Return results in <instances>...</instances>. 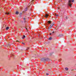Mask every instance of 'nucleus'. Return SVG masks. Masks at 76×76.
Instances as JSON below:
<instances>
[{
	"mask_svg": "<svg viewBox=\"0 0 76 76\" xmlns=\"http://www.w3.org/2000/svg\"><path fill=\"white\" fill-rule=\"evenodd\" d=\"M7 47H8V46H10V45H9V44L7 45H6Z\"/></svg>",
	"mask_w": 76,
	"mask_h": 76,
	"instance_id": "obj_14",
	"label": "nucleus"
},
{
	"mask_svg": "<svg viewBox=\"0 0 76 76\" xmlns=\"http://www.w3.org/2000/svg\"><path fill=\"white\" fill-rule=\"evenodd\" d=\"M21 14H22V13H21Z\"/></svg>",
	"mask_w": 76,
	"mask_h": 76,
	"instance_id": "obj_28",
	"label": "nucleus"
},
{
	"mask_svg": "<svg viewBox=\"0 0 76 76\" xmlns=\"http://www.w3.org/2000/svg\"><path fill=\"white\" fill-rule=\"evenodd\" d=\"M22 43V44H23V43Z\"/></svg>",
	"mask_w": 76,
	"mask_h": 76,
	"instance_id": "obj_27",
	"label": "nucleus"
},
{
	"mask_svg": "<svg viewBox=\"0 0 76 76\" xmlns=\"http://www.w3.org/2000/svg\"><path fill=\"white\" fill-rule=\"evenodd\" d=\"M16 42H19V41H16Z\"/></svg>",
	"mask_w": 76,
	"mask_h": 76,
	"instance_id": "obj_25",
	"label": "nucleus"
},
{
	"mask_svg": "<svg viewBox=\"0 0 76 76\" xmlns=\"http://www.w3.org/2000/svg\"><path fill=\"white\" fill-rule=\"evenodd\" d=\"M16 15H18V14H19V12H18V11H16Z\"/></svg>",
	"mask_w": 76,
	"mask_h": 76,
	"instance_id": "obj_9",
	"label": "nucleus"
},
{
	"mask_svg": "<svg viewBox=\"0 0 76 76\" xmlns=\"http://www.w3.org/2000/svg\"><path fill=\"white\" fill-rule=\"evenodd\" d=\"M51 23V21H49L48 22V23H47L46 24H47V25H48V24H50Z\"/></svg>",
	"mask_w": 76,
	"mask_h": 76,
	"instance_id": "obj_3",
	"label": "nucleus"
},
{
	"mask_svg": "<svg viewBox=\"0 0 76 76\" xmlns=\"http://www.w3.org/2000/svg\"><path fill=\"white\" fill-rule=\"evenodd\" d=\"M23 19L24 20H25V19H26V18H23Z\"/></svg>",
	"mask_w": 76,
	"mask_h": 76,
	"instance_id": "obj_18",
	"label": "nucleus"
},
{
	"mask_svg": "<svg viewBox=\"0 0 76 76\" xmlns=\"http://www.w3.org/2000/svg\"><path fill=\"white\" fill-rule=\"evenodd\" d=\"M68 6H69L70 7H72V0H69L68 1Z\"/></svg>",
	"mask_w": 76,
	"mask_h": 76,
	"instance_id": "obj_1",
	"label": "nucleus"
},
{
	"mask_svg": "<svg viewBox=\"0 0 76 76\" xmlns=\"http://www.w3.org/2000/svg\"><path fill=\"white\" fill-rule=\"evenodd\" d=\"M29 49V48H28L26 49V50H28Z\"/></svg>",
	"mask_w": 76,
	"mask_h": 76,
	"instance_id": "obj_15",
	"label": "nucleus"
},
{
	"mask_svg": "<svg viewBox=\"0 0 76 76\" xmlns=\"http://www.w3.org/2000/svg\"><path fill=\"white\" fill-rule=\"evenodd\" d=\"M53 25H54V24L52 23L51 24V25H50V26H51V27H52Z\"/></svg>",
	"mask_w": 76,
	"mask_h": 76,
	"instance_id": "obj_8",
	"label": "nucleus"
},
{
	"mask_svg": "<svg viewBox=\"0 0 76 76\" xmlns=\"http://www.w3.org/2000/svg\"><path fill=\"white\" fill-rule=\"evenodd\" d=\"M68 18V17H66V19H67Z\"/></svg>",
	"mask_w": 76,
	"mask_h": 76,
	"instance_id": "obj_19",
	"label": "nucleus"
},
{
	"mask_svg": "<svg viewBox=\"0 0 76 76\" xmlns=\"http://www.w3.org/2000/svg\"><path fill=\"white\" fill-rule=\"evenodd\" d=\"M42 61H46L48 60V58H43L41 59Z\"/></svg>",
	"mask_w": 76,
	"mask_h": 76,
	"instance_id": "obj_2",
	"label": "nucleus"
},
{
	"mask_svg": "<svg viewBox=\"0 0 76 76\" xmlns=\"http://www.w3.org/2000/svg\"><path fill=\"white\" fill-rule=\"evenodd\" d=\"M9 29V27H7L6 28V30H8Z\"/></svg>",
	"mask_w": 76,
	"mask_h": 76,
	"instance_id": "obj_5",
	"label": "nucleus"
},
{
	"mask_svg": "<svg viewBox=\"0 0 76 76\" xmlns=\"http://www.w3.org/2000/svg\"><path fill=\"white\" fill-rule=\"evenodd\" d=\"M49 15L48 14H45V16H44V17H45L46 18L48 17Z\"/></svg>",
	"mask_w": 76,
	"mask_h": 76,
	"instance_id": "obj_4",
	"label": "nucleus"
},
{
	"mask_svg": "<svg viewBox=\"0 0 76 76\" xmlns=\"http://www.w3.org/2000/svg\"><path fill=\"white\" fill-rule=\"evenodd\" d=\"M53 39V38H52V37H50L49 38V40H51V39Z\"/></svg>",
	"mask_w": 76,
	"mask_h": 76,
	"instance_id": "obj_6",
	"label": "nucleus"
},
{
	"mask_svg": "<svg viewBox=\"0 0 76 76\" xmlns=\"http://www.w3.org/2000/svg\"><path fill=\"white\" fill-rule=\"evenodd\" d=\"M5 14L7 15H9V12H6Z\"/></svg>",
	"mask_w": 76,
	"mask_h": 76,
	"instance_id": "obj_12",
	"label": "nucleus"
},
{
	"mask_svg": "<svg viewBox=\"0 0 76 76\" xmlns=\"http://www.w3.org/2000/svg\"><path fill=\"white\" fill-rule=\"evenodd\" d=\"M72 3H73V2H74V0H72Z\"/></svg>",
	"mask_w": 76,
	"mask_h": 76,
	"instance_id": "obj_17",
	"label": "nucleus"
},
{
	"mask_svg": "<svg viewBox=\"0 0 76 76\" xmlns=\"http://www.w3.org/2000/svg\"><path fill=\"white\" fill-rule=\"evenodd\" d=\"M50 35H51V33H50Z\"/></svg>",
	"mask_w": 76,
	"mask_h": 76,
	"instance_id": "obj_24",
	"label": "nucleus"
},
{
	"mask_svg": "<svg viewBox=\"0 0 76 76\" xmlns=\"http://www.w3.org/2000/svg\"><path fill=\"white\" fill-rule=\"evenodd\" d=\"M27 10V8H26L25 9V11H26Z\"/></svg>",
	"mask_w": 76,
	"mask_h": 76,
	"instance_id": "obj_16",
	"label": "nucleus"
},
{
	"mask_svg": "<svg viewBox=\"0 0 76 76\" xmlns=\"http://www.w3.org/2000/svg\"><path fill=\"white\" fill-rule=\"evenodd\" d=\"M23 37L22 38V39H24V38H25V35H23Z\"/></svg>",
	"mask_w": 76,
	"mask_h": 76,
	"instance_id": "obj_7",
	"label": "nucleus"
},
{
	"mask_svg": "<svg viewBox=\"0 0 76 76\" xmlns=\"http://www.w3.org/2000/svg\"><path fill=\"white\" fill-rule=\"evenodd\" d=\"M55 16H59V15H58V14H55Z\"/></svg>",
	"mask_w": 76,
	"mask_h": 76,
	"instance_id": "obj_13",
	"label": "nucleus"
},
{
	"mask_svg": "<svg viewBox=\"0 0 76 76\" xmlns=\"http://www.w3.org/2000/svg\"><path fill=\"white\" fill-rule=\"evenodd\" d=\"M46 75H48V74L46 73Z\"/></svg>",
	"mask_w": 76,
	"mask_h": 76,
	"instance_id": "obj_20",
	"label": "nucleus"
},
{
	"mask_svg": "<svg viewBox=\"0 0 76 76\" xmlns=\"http://www.w3.org/2000/svg\"><path fill=\"white\" fill-rule=\"evenodd\" d=\"M26 29H27V30L28 29L27 28H26Z\"/></svg>",
	"mask_w": 76,
	"mask_h": 76,
	"instance_id": "obj_23",
	"label": "nucleus"
},
{
	"mask_svg": "<svg viewBox=\"0 0 76 76\" xmlns=\"http://www.w3.org/2000/svg\"><path fill=\"white\" fill-rule=\"evenodd\" d=\"M52 33H53V34H54V31H53V32H52Z\"/></svg>",
	"mask_w": 76,
	"mask_h": 76,
	"instance_id": "obj_21",
	"label": "nucleus"
},
{
	"mask_svg": "<svg viewBox=\"0 0 76 76\" xmlns=\"http://www.w3.org/2000/svg\"><path fill=\"white\" fill-rule=\"evenodd\" d=\"M52 28V27L50 26L49 28H48V29H51V28Z\"/></svg>",
	"mask_w": 76,
	"mask_h": 76,
	"instance_id": "obj_10",
	"label": "nucleus"
},
{
	"mask_svg": "<svg viewBox=\"0 0 76 76\" xmlns=\"http://www.w3.org/2000/svg\"><path fill=\"white\" fill-rule=\"evenodd\" d=\"M23 44H24V45H25V43H23Z\"/></svg>",
	"mask_w": 76,
	"mask_h": 76,
	"instance_id": "obj_26",
	"label": "nucleus"
},
{
	"mask_svg": "<svg viewBox=\"0 0 76 76\" xmlns=\"http://www.w3.org/2000/svg\"><path fill=\"white\" fill-rule=\"evenodd\" d=\"M68 69H68V68H65V70H66L67 71V70H68Z\"/></svg>",
	"mask_w": 76,
	"mask_h": 76,
	"instance_id": "obj_11",
	"label": "nucleus"
},
{
	"mask_svg": "<svg viewBox=\"0 0 76 76\" xmlns=\"http://www.w3.org/2000/svg\"><path fill=\"white\" fill-rule=\"evenodd\" d=\"M34 1V0H32V2H33V1Z\"/></svg>",
	"mask_w": 76,
	"mask_h": 76,
	"instance_id": "obj_22",
	"label": "nucleus"
}]
</instances>
